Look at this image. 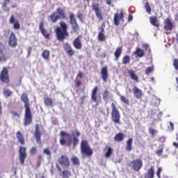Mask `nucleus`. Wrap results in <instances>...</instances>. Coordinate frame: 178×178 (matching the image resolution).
I'll use <instances>...</instances> for the list:
<instances>
[{"label":"nucleus","mask_w":178,"mask_h":178,"mask_svg":"<svg viewBox=\"0 0 178 178\" xmlns=\"http://www.w3.org/2000/svg\"><path fill=\"white\" fill-rule=\"evenodd\" d=\"M80 136L81 134L79 130L72 131V135L65 131H61L60 132V145H67V147H71L72 144L73 147L76 148L80 141L79 139Z\"/></svg>","instance_id":"obj_1"},{"label":"nucleus","mask_w":178,"mask_h":178,"mask_svg":"<svg viewBox=\"0 0 178 178\" xmlns=\"http://www.w3.org/2000/svg\"><path fill=\"white\" fill-rule=\"evenodd\" d=\"M21 99L24 104L25 114L24 118V126H29L33 123V113L30 108V103L29 102V95L27 93H23L21 96Z\"/></svg>","instance_id":"obj_2"},{"label":"nucleus","mask_w":178,"mask_h":178,"mask_svg":"<svg viewBox=\"0 0 178 178\" xmlns=\"http://www.w3.org/2000/svg\"><path fill=\"white\" fill-rule=\"evenodd\" d=\"M55 33L58 41H65L66 37H69V32H67V24L65 22H60V27L58 26L56 29Z\"/></svg>","instance_id":"obj_3"},{"label":"nucleus","mask_w":178,"mask_h":178,"mask_svg":"<svg viewBox=\"0 0 178 178\" xmlns=\"http://www.w3.org/2000/svg\"><path fill=\"white\" fill-rule=\"evenodd\" d=\"M81 154L83 156H87L88 158H91L94 154V151L90 144L88 140H82L80 145Z\"/></svg>","instance_id":"obj_4"},{"label":"nucleus","mask_w":178,"mask_h":178,"mask_svg":"<svg viewBox=\"0 0 178 178\" xmlns=\"http://www.w3.org/2000/svg\"><path fill=\"white\" fill-rule=\"evenodd\" d=\"M111 119L114 123H120V112H119V109L115 104V103L111 104Z\"/></svg>","instance_id":"obj_5"},{"label":"nucleus","mask_w":178,"mask_h":178,"mask_svg":"<svg viewBox=\"0 0 178 178\" xmlns=\"http://www.w3.org/2000/svg\"><path fill=\"white\" fill-rule=\"evenodd\" d=\"M128 165L130 168H132L135 172H140V170L143 168V160H141V159H135L130 161Z\"/></svg>","instance_id":"obj_6"},{"label":"nucleus","mask_w":178,"mask_h":178,"mask_svg":"<svg viewBox=\"0 0 178 178\" xmlns=\"http://www.w3.org/2000/svg\"><path fill=\"white\" fill-rule=\"evenodd\" d=\"M0 80L2 83L9 84V70L8 67H3L0 74Z\"/></svg>","instance_id":"obj_7"},{"label":"nucleus","mask_w":178,"mask_h":178,"mask_svg":"<svg viewBox=\"0 0 178 178\" xmlns=\"http://www.w3.org/2000/svg\"><path fill=\"white\" fill-rule=\"evenodd\" d=\"M70 23L72 26V30L77 33L80 30V27L79 26V24H77V19L74 17V13H70Z\"/></svg>","instance_id":"obj_8"},{"label":"nucleus","mask_w":178,"mask_h":178,"mask_svg":"<svg viewBox=\"0 0 178 178\" xmlns=\"http://www.w3.org/2000/svg\"><path fill=\"white\" fill-rule=\"evenodd\" d=\"M27 149L25 147L20 146L19 149V159L21 165H24V161L27 158Z\"/></svg>","instance_id":"obj_9"},{"label":"nucleus","mask_w":178,"mask_h":178,"mask_svg":"<svg viewBox=\"0 0 178 178\" xmlns=\"http://www.w3.org/2000/svg\"><path fill=\"white\" fill-rule=\"evenodd\" d=\"M58 162L62 166H65V168H70V160L67 155H62L58 159Z\"/></svg>","instance_id":"obj_10"},{"label":"nucleus","mask_w":178,"mask_h":178,"mask_svg":"<svg viewBox=\"0 0 178 178\" xmlns=\"http://www.w3.org/2000/svg\"><path fill=\"white\" fill-rule=\"evenodd\" d=\"M92 8L95 12L97 19H99V20H104V16H102V13H101V10L99 9V4L93 3L92 4Z\"/></svg>","instance_id":"obj_11"},{"label":"nucleus","mask_w":178,"mask_h":178,"mask_svg":"<svg viewBox=\"0 0 178 178\" xmlns=\"http://www.w3.org/2000/svg\"><path fill=\"white\" fill-rule=\"evenodd\" d=\"M8 44L12 48L17 47V38H16V35L13 32L10 33L8 38Z\"/></svg>","instance_id":"obj_12"},{"label":"nucleus","mask_w":178,"mask_h":178,"mask_svg":"<svg viewBox=\"0 0 178 178\" xmlns=\"http://www.w3.org/2000/svg\"><path fill=\"white\" fill-rule=\"evenodd\" d=\"M174 27H175V25L172 22V20H170V19L166 18L164 20V30H165V31H172Z\"/></svg>","instance_id":"obj_13"},{"label":"nucleus","mask_w":178,"mask_h":178,"mask_svg":"<svg viewBox=\"0 0 178 178\" xmlns=\"http://www.w3.org/2000/svg\"><path fill=\"white\" fill-rule=\"evenodd\" d=\"M34 138L38 144H41V132L40 131V125L38 124L35 126Z\"/></svg>","instance_id":"obj_14"},{"label":"nucleus","mask_w":178,"mask_h":178,"mask_svg":"<svg viewBox=\"0 0 178 178\" xmlns=\"http://www.w3.org/2000/svg\"><path fill=\"white\" fill-rule=\"evenodd\" d=\"M39 30L40 31L42 35L46 40H49V37H51V34L44 28V22H40L39 24Z\"/></svg>","instance_id":"obj_15"},{"label":"nucleus","mask_w":178,"mask_h":178,"mask_svg":"<svg viewBox=\"0 0 178 178\" xmlns=\"http://www.w3.org/2000/svg\"><path fill=\"white\" fill-rule=\"evenodd\" d=\"M9 23L10 24H13V29H15V30L20 29V23H19V20L15 18V15H11Z\"/></svg>","instance_id":"obj_16"},{"label":"nucleus","mask_w":178,"mask_h":178,"mask_svg":"<svg viewBox=\"0 0 178 178\" xmlns=\"http://www.w3.org/2000/svg\"><path fill=\"white\" fill-rule=\"evenodd\" d=\"M63 48L69 56H73L74 55V50H73V48L69 43L63 44Z\"/></svg>","instance_id":"obj_17"},{"label":"nucleus","mask_w":178,"mask_h":178,"mask_svg":"<svg viewBox=\"0 0 178 178\" xmlns=\"http://www.w3.org/2000/svg\"><path fill=\"white\" fill-rule=\"evenodd\" d=\"M101 76L103 81L106 83L108 81V77H109V74H108V67L106 66L103 67L101 70Z\"/></svg>","instance_id":"obj_18"},{"label":"nucleus","mask_w":178,"mask_h":178,"mask_svg":"<svg viewBox=\"0 0 178 178\" xmlns=\"http://www.w3.org/2000/svg\"><path fill=\"white\" fill-rule=\"evenodd\" d=\"M124 17V14L123 13V11H120V14L115 13L114 15V24L118 26L119 24V22H120V20H123Z\"/></svg>","instance_id":"obj_19"},{"label":"nucleus","mask_w":178,"mask_h":178,"mask_svg":"<svg viewBox=\"0 0 178 178\" xmlns=\"http://www.w3.org/2000/svg\"><path fill=\"white\" fill-rule=\"evenodd\" d=\"M72 44L75 49H81L83 48V43H81V40L79 36L73 40Z\"/></svg>","instance_id":"obj_20"},{"label":"nucleus","mask_w":178,"mask_h":178,"mask_svg":"<svg viewBox=\"0 0 178 178\" xmlns=\"http://www.w3.org/2000/svg\"><path fill=\"white\" fill-rule=\"evenodd\" d=\"M149 23L152 24V26H154V27H156V29H159V26H161L159 24V19H158L156 16L149 17Z\"/></svg>","instance_id":"obj_21"},{"label":"nucleus","mask_w":178,"mask_h":178,"mask_svg":"<svg viewBox=\"0 0 178 178\" xmlns=\"http://www.w3.org/2000/svg\"><path fill=\"white\" fill-rule=\"evenodd\" d=\"M91 99L93 102H97L98 101V86H95L91 92Z\"/></svg>","instance_id":"obj_22"},{"label":"nucleus","mask_w":178,"mask_h":178,"mask_svg":"<svg viewBox=\"0 0 178 178\" xmlns=\"http://www.w3.org/2000/svg\"><path fill=\"white\" fill-rule=\"evenodd\" d=\"M16 137L18 140V143H19L21 144V145H24V144H26L24 136H23V134H22V132L20 131H17Z\"/></svg>","instance_id":"obj_23"},{"label":"nucleus","mask_w":178,"mask_h":178,"mask_svg":"<svg viewBox=\"0 0 178 178\" xmlns=\"http://www.w3.org/2000/svg\"><path fill=\"white\" fill-rule=\"evenodd\" d=\"M133 92L136 98H137L138 99H140V98L143 97V91L140 88H137L136 86L134 87Z\"/></svg>","instance_id":"obj_24"},{"label":"nucleus","mask_w":178,"mask_h":178,"mask_svg":"<svg viewBox=\"0 0 178 178\" xmlns=\"http://www.w3.org/2000/svg\"><path fill=\"white\" fill-rule=\"evenodd\" d=\"M56 13H58V18L65 20L66 19V14L65 13V10L60 7L56 9Z\"/></svg>","instance_id":"obj_25"},{"label":"nucleus","mask_w":178,"mask_h":178,"mask_svg":"<svg viewBox=\"0 0 178 178\" xmlns=\"http://www.w3.org/2000/svg\"><path fill=\"white\" fill-rule=\"evenodd\" d=\"M123 51V47H118L115 52H114V56L115 58V60H119V58L120 56H122V52Z\"/></svg>","instance_id":"obj_26"},{"label":"nucleus","mask_w":178,"mask_h":178,"mask_svg":"<svg viewBox=\"0 0 178 178\" xmlns=\"http://www.w3.org/2000/svg\"><path fill=\"white\" fill-rule=\"evenodd\" d=\"M128 74L130 76L131 79L134 80V81H136L138 83V76L134 72L133 70H128Z\"/></svg>","instance_id":"obj_27"},{"label":"nucleus","mask_w":178,"mask_h":178,"mask_svg":"<svg viewBox=\"0 0 178 178\" xmlns=\"http://www.w3.org/2000/svg\"><path fill=\"white\" fill-rule=\"evenodd\" d=\"M9 57L3 52V49L0 47V62H6Z\"/></svg>","instance_id":"obj_28"},{"label":"nucleus","mask_w":178,"mask_h":178,"mask_svg":"<svg viewBox=\"0 0 178 178\" xmlns=\"http://www.w3.org/2000/svg\"><path fill=\"white\" fill-rule=\"evenodd\" d=\"M124 140V134L123 133H118L114 137V141L116 143H121Z\"/></svg>","instance_id":"obj_29"},{"label":"nucleus","mask_w":178,"mask_h":178,"mask_svg":"<svg viewBox=\"0 0 178 178\" xmlns=\"http://www.w3.org/2000/svg\"><path fill=\"white\" fill-rule=\"evenodd\" d=\"M133 54H134V55H136L138 58H143V56H144L145 55V53H144V50H143L138 47L136 48V51Z\"/></svg>","instance_id":"obj_30"},{"label":"nucleus","mask_w":178,"mask_h":178,"mask_svg":"<svg viewBox=\"0 0 178 178\" xmlns=\"http://www.w3.org/2000/svg\"><path fill=\"white\" fill-rule=\"evenodd\" d=\"M125 149L126 151H128V152H131V149H133V138H130L127 140V146Z\"/></svg>","instance_id":"obj_31"},{"label":"nucleus","mask_w":178,"mask_h":178,"mask_svg":"<svg viewBox=\"0 0 178 178\" xmlns=\"http://www.w3.org/2000/svg\"><path fill=\"white\" fill-rule=\"evenodd\" d=\"M62 178H70L72 177V172L69 170H63L60 175Z\"/></svg>","instance_id":"obj_32"},{"label":"nucleus","mask_w":178,"mask_h":178,"mask_svg":"<svg viewBox=\"0 0 178 178\" xmlns=\"http://www.w3.org/2000/svg\"><path fill=\"white\" fill-rule=\"evenodd\" d=\"M44 105H46V106H54V101L52 100V99L47 97L44 99Z\"/></svg>","instance_id":"obj_33"},{"label":"nucleus","mask_w":178,"mask_h":178,"mask_svg":"<svg viewBox=\"0 0 178 178\" xmlns=\"http://www.w3.org/2000/svg\"><path fill=\"white\" fill-rule=\"evenodd\" d=\"M49 18L51 20L52 23H56V22H58V20L60 19L59 17L58 16L57 13H51L49 16Z\"/></svg>","instance_id":"obj_34"},{"label":"nucleus","mask_w":178,"mask_h":178,"mask_svg":"<svg viewBox=\"0 0 178 178\" xmlns=\"http://www.w3.org/2000/svg\"><path fill=\"white\" fill-rule=\"evenodd\" d=\"M155 176V172L154 171V167H151L147 171V176L145 178H154Z\"/></svg>","instance_id":"obj_35"},{"label":"nucleus","mask_w":178,"mask_h":178,"mask_svg":"<svg viewBox=\"0 0 178 178\" xmlns=\"http://www.w3.org/2000/svg\"><path fill=\"white\" fill-rule=\"evenodd\" d=\"M102 98L104 101H108V99L109 98V90H108V89L102 91Z\"/></svg>","instance_id":"obj_36"},{"label":"nucleus","mask_w":178,"mask_h":178,"mask_svg":"<svg viewBox=\"0 0 178 178\" xmlns=\"http://www.w3.org/2000/svg\"><path fill=\"white\" fill-rule=\"evenodd\" d=\"M106 149H107V152L105 154L106 158H111V155H112V152H113V149L112 147L106 146Z\"/></svg>","instance_id":"obj_37"},{"label":"nucleus","mask_w":178,"mask_h":178,"mask_svg":"<svg viewBox=\"0 0 178 178\" xmlns=\"http://www.w3.org/2000/svg\"><path fill=\"white\" fill-rule=\"evenodd\" d=\"M71 162H72L73 165L75 166H80V160L76 156L71 158Z\"/></svg>","instance_id":"obj_38"},{"label":"nucleus","mask_w":178,"mask_h":178,"mask_svg":"<svg viewBox=\"0 0 178 178\" xmlns=\"http://www.w3.org/2000/svg\"><path fill=\"white\" fill-rule=\"evenodd\" d=\"M49 51L48 50H44L42 53V56L43 59H45L46 60H48L49 59Z\"/></svg>","instance_id":"obj_39"},{"label":"nucleus","mask_w":178,"mask_h":178,"mask_svg":"<svg viewBox=\"0 0 178 178\" xmlns=\"http://www.w3.org/2000/svg\"><path fill=\"white\" fill-rule=\"evenodd\" d=\"M120 101H122V102H123V104H125V105H129V99H127V97H126L125 96L120 95Z\"/></svg>","instance_id":"obj_40"},{"label":"nucleus","mask_w":178,"mask_h":178,"mask_svg":"<svg viewBox=\"0 0 178 178\" xmlns=\"http://www.w3.org/2000/svg\"><path fill=\"white\" fill-rule=\"evenodd\" d=\"M97 38L99 41H101L102 42L105 41L106 38H105V34L102 33V32H99Z\"/></svg>","instance_id":"obj_41"},{"label":"nucleus","mask_w":178,"mask_h":178,"mask_svg":"<svg viewBox=\"0 0 178 178\" xmlns=\"http://www.w3.org/2000/svg\"><path fill=\"white\" fill-rule=\"evenodd\" d=\"M127 63H130V56H125L122 58V65H127Z\"/></svg>","instance_id":"obj_42"},{"label":"nucleus","mask_w":178,"mask_h":178,"mask_svg":"<svg viewBox=\"0 0 178 178\" xmlns=\"http://www.w3.org/2000/svg\"><path fill=\"white\" fill-rule=\"evenodd\" d=\"M145 8L146 9L147 13L149 15H151V12H152V9L151 8V6L149 5V3L147 2L145 3Z\"/></svg>","instance_id":"obj_43"},{"label":"nucleus","mask_w":178,"mask_h":178,"mask_svg":"<svg viewBox=\"0 0 178 178\" xmlns=\"http://www.w3.org/2000/svg\"><path fill=\"white\" fill-rule=\"evenodd\" d=\"M149 133L152 137H155V134H156L157 131L154 129L152 127L149 128Z\"/></svg>","instance_id":"obj_44"},{"label":"nucleus","mask_w":178,"mask_h":178,"mask_svg":"<svg viewBox=\"0 0 178 178\" xmlns=\"http://www.w3.org/2000/svg\"><path fill=\"white\" fill-rule=\"evenodd\" d=\"M42 161V156L41 154H40L38 156L37 168H40V166H41Z\"/></svg>","instance_id":"obj_45"},{"label":"nucleus","mask_w":178,"mask_h":178,"mask_svg":"<svg viewBox=\"0 0 178 178\" xmlns=\"http://www.w3.org/2000/svg\"><path fill=\"white\" fill-rule=\"evenodd\" d=\"M37 152H38V150H37V147H31L29 150L30 155H35Z\"/></svg>","instance_id":"obj_46"},{"label":"nucleus","mask_w":178,"mask_h":178,"mask_svg":"<svg viewBox=\"0 0 178 178\" xmlns=\"http://www.w3.org/2000/svg\"><path fill=\"white\" fill-rule=\"evenodd\" d=\"M152 72H154V67H148L145 70V74L149 76V74L152 73Z\"/></svg>","instance_id":"obj_47"},{"label":"nucleus","mask_w":178,"mask_h":178,"mask_svg":"<svg viewBox=\"0 0 178 178\" xmlns=\"http://www.w3.org/2000/svg\"><path fill=\"white\" fill-rule=\"evenodd\" d=\"M43 154H45L46 155L51 156V149H49V148L44 149Z\"/></svg>","instance_id":"obj_48"},{"label":"nucleus","mask_w":178,"mask_h":178,"mask_svg":"<svg viewBox=\"0 0 178 178\" xmlns=\"http://www.w3.org/2000/svg\"><path fill=\"white\" fill-rule=\"evenodd\" d=\"M173 66H174L175 70H178V59L177 58L174 59Z\"/></svg>","instance_id":"obj_49"},{"label":"nucleus","mask_w":178,"mask_h":178,"mask_svg":"<svg viewBox=\"0 0 178 178\" xmlns=\"http://www.w3.org/2000/svg\"><path fill=\"white\" fill-rule=\"evenodd\" d=\"M3 94L5 97H10V95H12V91L10 90H4Z\"/></svg>","instance_id":"obj_50"},{"label":"nucleus","mask_w":178,"mask_h":178,"mask_svg":"<svg viewBox=\"0 0 178 178\" xmlns=\"http://www.w3.org/2000/svg\"><path fill=\"white\" fill-rule=\"evenodd\" d=\"M156 155H158V156H161L162 155V154H163V147H162L161 149H158L156 152Z\"/></svg>","instance_id":"obj_51"},{"label":"nucleus","mask_w":178,"mask_h":178,"mask_svg":"<svg viewBox=\"0 0 178 178\" xmlns=\"http://www.w3.org/2000/svg\"><path fill=\"white\" fill-rule=\"evenodd\" d=\"M78 18L79 19L80 22H84V15L81 13H79L77 15Z\"/></svg>","instance_id":"obj_52"},{"label":"nucleus","mask_w":178,"mask_h":178,"mask_svg":"<svg viewBox=\"0 0 178 178\" xmlns=\"http://www.w3.org/2000/svg\"><path fill=\"white\" fill-rule=\"evenodd\" d=\"M161 173H162V168H159L156 172L158 178H161Z\"/></svg>","instance_id":"obj_53"},{"label":"nucleus","mask_w":178,"mask_h":178,"mask_svg":"<svg viewBox=\"0 0 178 178\" xmlns=\"http://www.w3.org/2000/svg\"><path fill=\"white\" fill-rule=\"evenodd\" d=\"M76 77H79V79H83V77H84V74L82 72H79Z\"/></svg>","instance_id":"obj_54"},{"label":"nucleus","mask_w":178,"mask_h":178,"mask_svg":"<svg viewBox=\"0 0 178 178\" xmlns=\"http://www.w3.org/2000/svg\"><path fill=\"white\" fill-rule=\"evenodd\" d=\"M75 86L76 87H80V86H81V81H80V80H76L75 81Z\"/></svg>","instance_id":"obj_55"},{"label":"nucleus","mask_w":178,"mask_h":178,"mask_svg":"<svg viewBox=\"0 0 178 178\" xmlns=\"http://www.w3.org/2000/svg\"><path fill=\"white\" fill-rule=\"evenodd\" d=\"M159 141L160 143H165V141H166V138H165V136H161L159 138Z\"/></svg>","instance_id":"obj_56"},{"label":"nucleus","mask_w":178,"mask_h":178,"mask_svg":"<svg viewBox=\"0 0 178 178\" xmlns=\"http://www.w3.org/2000/svg\"><path fill=\"white\" fill-rule=\"evenodd\" d=\"M11 113H12V115H13V116H15V117H16V116H17V118H19V116H20L19 115V113H17V111H11Z\"/></svg>","instance_id":"obj_57"},{"label":"nucleus","mask_w":178,"mask_h":178,"mask_svg":"<svg viewBox=\"0 0 178 178\" xmlns=\"http://www.w3.org/2000/svg\"><path fill=\"white\" fill-rule=\"evenodd\" d=\"M143 48H145V51H147V49H148L149 52H151V49H149V46H148V44H144Z\"/></svg>","instance_id":"obj_58"},{"label":"nucleus","mask_w":178,"mask_h":178,"mask_svg":"<svg viewBox=\"0 0 178 178\" xmlns=\"http://www.w3.org/2000/svg\"><path fill=\"white\" fill-rule=\"evenodd\" d=\"M170 127L172 131L175 130V124L173 122H170Z\"/></svg>","instance_id":"obj_59"},{"label":"nucleus","mask_w":178,"mask_h":178,"mask_svg":"<svg viewBox=\"0 0 178 178\" xmlns=\"http://www.w3.org/2000/svg\"><path fill=\"white\" fill-rule=\"evenodd\" d=\"M131 20H133V15L131 14H129L128 17V22H131Z\"/></svg>","instance_id":"obj_60"},{"label":"nucleus","mask_w":178,"mask_h":178,"mask_svg":"<svg viewBox=\"0 0 178 178\" xmlns=\"http://www.w3.org/2000/svg\"><path fill=\"white\" fill-rule=\"evenodd\" d=\"M2 115V102L0 101V118Z\"/></svg>","instance_id":"obj_61"},{"label":"nucleus","mask_w":178,"mask_h":178,"mask_svg":"<svg viewBox=\"0 0 178 178\" xmlns=\"http://www.w3.org/2000/svg\"><path fill=\"white\" fill-rule=\"evenodd\" d=\"M100 30H101V31L99 33H104L105 31V27L104 26H102V27H100Z\"/></svg>","instance_id":"obj_62"},{"label":"nucleus","mask_w":178,"mask_h":178,"mask_svg":"<svg viewBox=\"0 0 178 178\" xmlns=\"http://www.w3.org/2000/svg\"><path fill=\"white\" fill-rule=\"evenodd\" d=\"M107 5H112V0H106Z\"/></svg>","instance_id":"obj_63"},{"label":"nucleus","mask_w":178,"mask_h":178,"mask_svg":"<svg viewBox=\"0 0 178 178\" xmlns=\"http://www.w3.org/2000/svg\"><path fill=\"white\" fill-rule=\"evenodd\" d=\"M172 145H174V147H175L176 148H178V143H177L174 142V143H172Z\"/></svg>","instance_id":"obj_64"}]
</instances>
